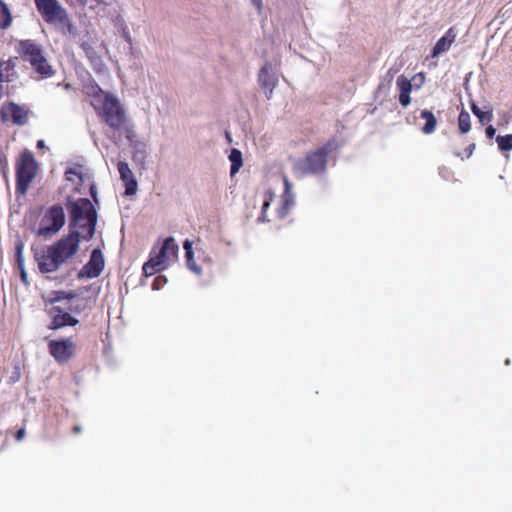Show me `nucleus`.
I'll use <instances>...</instances> for the list:
<instances>
[{
  "label": "nucleus",
  "mask_w": 512,
  "mask_h": 512,
  "mask_svg": "<svg viewBox=\"0 0 512 512\" xmlns=\"http://www.w3.org/2000/svg\"><path fill=\"white\" fill-rule=\"evenodd\" d=\"M259 84L264 90L266 97L271 98L274 87L277 85L278 79L271 72V65L265 64L259 71Z\"/></svg>",
  "instance_id": "nucleus-14"
},
{
  "label": "nucleus",
  "mask_w": 512,
  "mask_h": 512,
  "mask_svg": "<svg viewBox=\"0 0 512 512\" xmlns=\"http://www.w3.org/2000/svg\"><path fill=\"white\" fill-rule=\"evenodd\" d=\"M471 110L481 124L490 122L493 118V111L491 109L484 112L475 103L471 104Z\"/></svg>",
  "instance_id": "nucleus-28"
},
{
  "label": "nucleus",
  "mask_w": 512,
  "mask_h": 512,
  "mask_svg": "<svg viewBox=\"0 0 512 512\" xmlns=\"http://www.w3.org/2000/svg\"><path fill=\"white\" fill-rule=\"evenodd\" d=\"M184 250H185V256L187 265L190 269L193 271L200 273V269L195 265L194 259H193V250H192V243L189 240H186L183 244Z\"/></svg>",
  "instance_id": "nucleus-29"
},
{
  "label": "nucleus",
  "mask_w": 512,
  "mask_h": 512,
  "mask_svg": "<svg viewBox=\"0 0 512 512\" xmlns=\"http://www.w3.org/2000/svg\"><path fill=\"white\" fill-rule=\"evenodd\" d=\"M117 168L120 174V178L125 184V195H134L137 191V181L134 178L133 172L129 168V165L124 161H119Z\"/></svg>",
  "instance_id": "nucleus-15"
},
{
  "label": "nucleus",
  "mask_w": 512,
  "mask_h": 512,
  "mask_svg": "<svg viewBox=\"0 0 512 512\" xmlns=\"http://www.w3.org/2000/svg\"><path fill=\"white\" fill-rule=\"evenodd\" d=\"M14 67V63L11 60H2L0 58V82L12 80L15 74Z\"/></svg>",
  "instance_id": "nucleus-23"
},
{
  "label": "nucleus",
  "mask_w": 512,
  "mask_h": 512,
  "mask_svg": "<svg viewBox=\"0 0 512 512\" xmlns=\"http://www.w3.org/2000/svg\"><path fill=\"white\" fill-rule=\"evenodd\" d=\"M0 114L3 122H12L17 125H24L28 120L29 112L23 106L10 103L2 106Z\"/></svg>",
  "instance_id": "nucleus-13"
},
{
  "label": "nucleus",
  "mask_w": 512,
  "mask_h": 512,
  "mask_svg": "<svg viewBox=\"0 0 512 512\" xmlns=\"http://www.w3.org/2000/svg\"><path fill=\"white\" fill-rule=\"evenodd\" d=\"M12 24V15L8 6L0 0V28L7 29Z\"/></svg>",
  "instance_id": "nucleus-25"
},
{
  "label": "nucleus",
  "mask_w": 512,
  "mask_h": 512,
  "mask_svg": "<svg viewBox=\"0 0 512 512\" xmlns=\"http://www.w3.org/2000/svg\"><path fill=\"white\" fill-rule=\"evenodd\" d=\"M37 147H38V148H44V147H45V142H44V140H39V141L37 142Z\"/></svg>",
  "instance_id": "nucleus-42"
},
{
  "label": "nucleus",
  "mask_w": 512,
  "mask_h": 512,
  "mask_svg": "<svg viewBox=\"0 0 512 512\" xmlns=\"http://www.w3.org/2000/svg\"><path fill=\"white\" fill-rule=\"evenodd\" d=\"M65 348H66V360H67L68 358H70L73 355L74 349H75V344L72 342L71 339L66 338Z\"/></svg>",
  "instance_id": "nucleus-37"
},
{
  "label": "nucleus",
  "mask_w": 512,
  "mask_h": 512,
  "mask_svg": "<svg viewBox=\"0 0 512 512\" xmlns=\"http://www.w3.org/2000/svg\"><path fill=\"white\" fill-rule=\"evenodd\" d=\"M83 48L85 49L89 57L92 58V55H90L91 48H88L86 44L83 45Z\"/></svg>",
  "instance_id": "nucleus-43"
},
{
  "label": "nucleus",
  "mask_w": 512,
  "mask_h": 512,
  "mask_svg": "<svg viewBox=\"0 0 512 512\" xmlns=\"http://www.w3.org/2000/svg\"><path fill=\"white\" fill-rule=\"evenodd\" d=\"M104 269V257L100 249H93L89 261L77 274L78 279L98 277Z\"/></svg>",
  "instance_id": "nucleus-12"
},
{
  "label": "nucleus",
  "mask_w": 512,
  "mask_h": 512,
  "mask_svg": "<svg viewBox=\"0 0 512 512\" xmlns=\"http://www.w3.org/2000/svg\"><path fill=\"white\" fill-rule=\"evenodd\" d=\"M292 205H293V198L289 192L288 182L286 181V189H285L284 194L282 195L281 205L277 209L278 218H280V219L286 218L287 215L289 214V211H290Z\"/></svg>",
  "instance_id": "nucleus-21"
},
{
  "label": "nucleus",
  "mask_w": 512,
  "mask_h": 512,
  "mask_svg": "<svg viewBox=\"0 0 512 512\" xmlns=\"http://www.w3.org/2000/svg\"><path fill=\"white\" fill-rule=\"evenodd\" d=\"M337 139H329L325 144L315 150L309 151L305 157L298 159L293 166L295 174L299 176L317 175L326 171L327 161L330 154L340 148Z\"/></svg>",
  "instance_id": "nucleus-3"
},
{
  "label": "nucleus",
  "mask_w": 512,
  "mask_h": 512,
  "mask_svg": "<svg viewBox=\"0 0 512 512\" xmlns=\"http://www.w3.org/2000/svg\"><path fill=\"white\" fill-rule=\"evenodd\" d=\"M399 102L405 108L411 103L410 93L408 92H400L399 93Z\"/></svg>",
  "instance_id": "nucleus-35"
},
{
  "label": "nucleus",
  "mask_w": 512,
  "mask_h": 512,
  "mask_svg": "<svg viewBox=\"0 0 512 512\" xmlns=\"http://www.w3.org/2000/svg\"><path fill=\"white\" fill-rule=\"evenodd\" d=\"M19 271H20V279L21 281L26 285L28 286L29 285V281H28V274H27V271L25 269V266H22V268H19Z\"/></svg>",
  "instance_id": "nucleus-38"
},
{
  "label": "nucleus",
  "mask_w": 512,
  "mask_h": 512,
  "mask_svg": "<svg viewBox=\"0 0 512 512\" xmlns=\"http://www.w3.org/2000/svg\"><path fill=\"white\" fill-rule=\"evenodd\" d=\"M66 180L71 182L73 191L76 193H84L88 188L94 201L96 199V186L93 182L92 174L83 165H78L75 168L66 170Z\"/></svg>",
  "instance_id": "nucleus-10"
},
{
  "label": "nucleus",
  "mask_w": 512,
  "mask_h": 512,
  "mask_svg": "<svg viewBox=\"0 0 512 512\" xmlns=\"http://www.w3.org/2000/svg\"><path fill=\"white\" fill-rule=\"evenodd\" d=\"M64 225V210L54 205L43 210L37 221L32 225V232L45 240L52 238Z\"/></svg>",
  "instance_id": "nucleus-5"
},
{
  "label": "nucleus",
  "mask_w": 512,
  "mask_h": 512,
  "mask_svg": "<svg viewBox=\"0 0 512 512\" xmlns=\"http://www.w3.org/2000/svg\"><path fill=\"white\" fill-rule=\"evenodd\" d=\"M178 249L173 237L166 238L157 252L154 249L151 251L149 260L142 267L143 275L150 277L167 269L170 262L177 258Z\"/></svg>",
  "instance_id": "nucleus-4"
},
{
  "label": "nucleus",
  "mask_w": 512,
  "mask_h": 512,
  "mask_svg": "<svg viewBox=\"0 0 512 512\" xmlns=\"http://www.w3.org/2000/svg\"><path fill=\"white\" fill-rule=\"evenodd\" d=\"M273 199H274V193L271 190H267L264 193V201H263V205H262L261 214L257 219L258 222H260V223L269 222V219L267 218V209L270 206V203L273 201Z\"/></svg>",
  "instance_id": "nucleus-26"
},
{
  "label": "nucleus",
  "mask_w": 512,
  "mask_h": 512,
  "mask_svg": "<svg viewBox=\"0 0 512 512\" xmlns=\"http://www.w3.org/2000/svg\"><path fill=\"white\" fill-rule=\"evenodd\" d=\"M24 436H25V429L24 428L19 429L16 433V439L18 441H21L24 438Z\"/></svg>",
  "instance_id": "nucleus-40"
},
{
  "label": "nucleus",
  "mask_w": 512,
  "mask_h": 512,
  "mask_svg": "<svg viewBox=\"0 0 512 512\" xmlns=\"http://www.w3.org/2000/svg\"><path fill=\"white\" fill-rule=\"evenodd\" d=\"M254 4L257 5V7L260 9L261 8V5H262V2L261 0H253Z\"/></svg>",
  "instance_id": "nucleus-44"
},
{
  "label": "nucleus",
  "mask_w": 512,
  "mask_h": 512,
  "mask_svg": "<svg viewBox=\"0 0 512 512\" xmlns=\"http://www.w3.org/2000/svg\"><path fill=\"white\" fill-rule=\"evenodd\" d=\"M458 128L462 134H466L471 129L470 115L466 110H462L458 116Z\"/></svg>",
  "instance_id": "nucleus-27"
},
{
  "label": "nucleus",
  "mask_w": 512,
  "mask_h": 512,
  "mask_svg": "<svg viewBox=\"0 0 512 512\" xmlns=\"http://www.w3.org/2000/svg\"><path fill=\"white\" fill-rule=\"evenodd\" d=\"M498 148L501 151H509L512 149V134L498 135L496 138Z\"/></svg>",
  "instance_id": "nucleus-31"
},
{
  "label": "nucleus",
  "mask_w": 512,
  "mask_h": 512,
  "mask_svg": "<svg viewBox=\"0 0 512 512\" xmlns=\"http://www.w3.org/2000/svg\"><path fill=\"white\" fill-rule=\"evenodd\" d=\"M48 340L49 353L53 356L59 363L64 362V340H54L51 339V336L48 335L45 337Z\"/></svg>",
  "instance_id": "nucleus-18"
},
{
  "label": "nucleus",
  "mask_w": 512,
  "mask_h": 512,
  "mask_svg": "<svg viewBox=\"0 0 512 512\" xmlns=\"http://www.w3.org/2000/svg\"><path fill=\"white\" fill-rule=\"evenodd\" d=\"M166 282H167L166 278L162 275H159L154 279V281L152 283V289L159 290L165 285Z\"/></svg>",
  "instance_id": "nucleus-34"
},
{
  "label": "nucleus",
  "mask_w": 512,
  "mask_h": 512,
  "mask_svg": "<svg viewBox=\"0 0 512 512\" xmlns=\"http://www.w3.org/2000/svg\"><path fill=\"white\" fill-rule=\"evenodd\" d=\"M292 205H293V198L289 192L288 182L286 181V189H285L284 194L282 195L281 205L277 209L278 218H280V219L286 218L287 215L289 214V211H290Z\"/></svg>",
  "instance_id": "nucleus-20"
},
{
  "label": "nucleus",
  "mask_w": 512,
  "mask_h": 512,
  "mask_svg": "<svg viewBox=\"0 0 512 512\" xmlns=\"http://www.w3.org/2000/svg\"><path fill=\"white\" fill-rule=\"evenodd\" d=\"M88 292V288H81L77 291L66 292V326H75L79 319L75 316H81L90 308L91 299L83 294Z\"/></svg>",
  "instance_id": "nucleus-9"
},
{
  "label": "nucleus",
  "mask_w": 512,
  "mask_h": 512,
  "mask_svg": "<svg viewBox=\"0 0 512 512\" xmlns=\"http://www.w3.org/2000/svg\"><path fill=\"white\" fill-rule=\"evenodd\" d=\"M229 160L231 162L230 175L234 176L243 164L241 151L238 149H232L229 155Z\"/></svg>",
  "instance_id": "nucleus-24"
},
{
  "label": "nucleus",
  "mask_w": 512,
  "mask_h": 512,
  "mask_svg": "<svg viewBox=\"0 0 512 512\" xmlns=\"http://www.w3.org/2000/svg\"><path fill=\"white\" fill-rule=\"evenodd\" d=\"M38 11L48 23L61 24L64 19V11L57 0H35Z\"/></svg>",
  "instance_id": "nucleus-11"
},
{
  "label": "nucleus",
  "mask_w": 512,
  "mask_h": 512,
  "mask_svg": "<svg viewBox=\"0 0 512 512\" xmlns=\"http://www.w3.org/2000/svg\"><path fill=\"white\" fill-rule=\"evenodd\" d=\"M23 58L30 64H38L37 61L41 58V52L39 47L33 42L27 40L20 43Z\"/></svg>",
  "instance_id": "nucleus-17"
},
{
  "label": "nucleus",
  "mask_w": 512,
  "mask_h": 512,
  "mask_svg": "<svg viewBox=\"0 0 512 512\" xmlns=\"http://www.w3.org/2000/svg\"><path fill=\"white\" fill-rule=\"evenodd\" d=\"M476 148V145L474 143H471L468 145V147L464 150V154L457 153V156L461 157V159L470 158Z\"/></svg>",
  "instance_id": "nucleus-36"
},
{
  "label": "nucleus",
  "mask_w": 512,
  "mask_h": 512,
  "mask_svg": "<svg viewBox=\"0 0 512 512\" xmlns=\"http://www.w3.org/2000/svg\"><path fill=\"white\" fill-rule=\"evenodd\" d=\"M397 87L399 89V92H408L411 93L412 91V83L409 78H407L404 75L398 76L396 80Z\"/></svg>",
  "instance_id": "nucleus-32"
},
{
  "label": "nucleus",
  "mask_w": 512,
  "mask_h": 512,
  "mask_svg": "<svg viewBox=\"0 0 512 512\" xmlns=\"http://www.w3.org/2000/svg\"><path fill=\"white\" fill-rule=\"evenodd\" d=\"M34 258L41 273L55 272L64 263V238L39 251H35Z\"/></svg>",
  "instance_id": "nucleus-6"
},
{
  "label": "nucleus",
  "mask_w": 512,
  "mask_h": 512,
  "mask_svg": "<svg viewBox=\"0 0 512 512\" xmlns=\"http://www.w3.org/2000/svg\"><path fill=\"white\" fill-rule=\"evenodd\" d=\"M23 248L24 244L20 241L16 244L15 250H16V261L18 268H22L24 265V257H23Z\"/></svg>",
  "instance_id": "nucleus-33"
},
{
  "label": "nucleus",
  "mask_w": 512,
  "mask_h": 512,
  "mask_svg": "<svg viewBox=\"0 0 512 512\" xmlns=\"http://www.w3.org/2000/svg\"><path fill=\"white\" fill-rule=\"evenodd\" d=\"M72 430L75 434H79L82 428L79 425H75Z\"/></svg>",
  "instance_id": "nucleus-41"
},
{
  "label": "nucleus",
  "mask_w": 512,
  "mask_h": 512,
  "mask_svg": "<svg viewBox=\"0 0 512 512\" xmlns=\"http://www.w3.org/2000/svg\"><path fill=\"white\" fill-rule=\"evenodd\" d=\"M67 207L70 213V232L66 235V260L78 251L81 240L92 239L97 223V212L89 199L69 201Z\"/></svg>",
  "instance_id": "nucleus-1"
},
{
  "label": "nucleus",
  "mask_w": 512,
  "mask_h": 512,
  "mask_svg": "<svg viewBox=\"0 0 512 512\" xmlns=\"http://www.w3.org/2000/svg\"><path fill=\"white\" fill-rule=\"evenodd\" d=\"M90 103L103 119L114 130H121L126 124V115L117 98L105 93L98 85L91 87Z\"/></svg>",
  "instance_id": "nucleus-2"
},
{
  "label": "nucleus",
  "mask_w": 512,
  "mask_h": 512,
  "mask_svg": "<svg viewBox=\"0 0 512 512\" xmlns=\"http://www.w3.org/2000/svg\"><path fill=\"white\" fill-rule=\"evenodd\" d=\"M456 33L454 32V28H449L447 32L436 42L433 47L431 57H438L443 52L449 50L453 42L455 41Z\"/></svg>",
  "instance_id": "nucleus-16"
},
{
  "label": "nucleus",
  "mask_w": 512,
  "mask_h": 512,
  "mask_svg": "<svg viewBox=\"0 0 512 512\" xmlns=\"http://www.w3.org/2000/svg\"><path fill=\"white\" fill-rule=\"evenodd\" d=\"M292 205H293V198L289 192L288 182L286 181V189H285L284 194L282 195L281 205L277 209L278 218H280V219L286 218L287 215L289 214V211H290Z\"/></svg>",
  "instance_id": "nucleus-19"
},
{
  "label": "nucleus",
  "mask_w": 512,
  "mask_h": 512,
  "mask_svg": "<svg viewBox=\"0 0 512 512\" xmlns=\"http://www.w3.org/2000/svg\"><path fill=\"white\" fill-rule=\"evenodd\" d=\"M44 310L50 318L48 329L57 330L64 327V292L48 291L42 295Z\"/></svg>",
  "instance_id": "nucleus-8"
},
{
  "label": "nucleus",
  "mask_w": 512,
  "mask_h": 512,
  "mask_svg": "<svg viewBox=\"0 0 512 512\" xmlns=\"http://www.w3.org/2000/svg\"><path fill=\"white\" fill-rule=\"evenodd\" d=\"M486 136L492 139L496 133L495 128L492 125H489L485 130Z\"/></svg>",
  "instance_id": "nucleus-39"
},
{
  "label": "nucleus",
  "mask_w": 512,
  "mask_h": 512,
  "mask_svg": "<svg viewBox=\"0 0 512 512\" xmlns=\"http://www.w3.org/2000/svg\"><path fill=\"white\" fill-rule=\"evenodd\" d=\"M37 174V163L29 151H24L16 162V192L25 195Z\"/></svg>",
  "instance_id": "nucleus-7"
},
{
  "label": "nucleus",
  "mask_w": 512,
  "mask_h": 512,
  "mask_svg": "<svg viewBox=\"0 0 512 512\" xmlns=\"http://www.w3.org/2000/svg\"><path fill=\"white\" fill-rule=\"evenodd\" d=\"M38 64H31L33 69L40 74L43 77H48L51 75V67L46 63V60L41 55V58L39 61H37Z\"/></svg>",
  "instance_id": "nucleus-30"
},
{
  "label": "nucleus",
  "mask_w": 512,
  "mask_h": 512,
  "mask_svg": "<svg viewBox=\"0 0 512 512\" xmlns=\"http://www.w3.org/2000/svg\"><path fill=\"white\" fill-rule=\"evenodd\" d=\"M420 117L425 120V125L422 127V132L424 134H431L436 130L437 127V119L434 114L427 109H424L420 113Z\"/></svg>",
  "instance_id": "nucleus-22"
}]
</instances>
